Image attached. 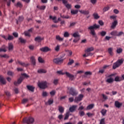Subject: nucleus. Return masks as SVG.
<instances>
[{
  "label": "nucleus",
  "instance_id": "obj_1",
  "mask_svg": "<svg viewBox=\"0 0 124 124\" xmlns=\"http://www.w3.org/2000/svg\"><path fill=\"white\" fill-rule=\"evenodd\" d=\"M99 28H100V26L96 24H93V26L88 27V30L90 31V34H92L93 37L95 38V40L97 39V36H96V33H95L94 30H97V29H99Z\"/></svg>",
  "mask_w": 124,
  "mask_h": 124
},
{
  "label": "nucleus",
  "instance_id": "obj_2",
  "mask_svg": "<svg viewBox=\"0 0 124 124\" xmlns=\"http://www.w3.org/2000/svg\"><path fill=\"white\" fill-rule=\"evenodd\" d=\"M57 74H59L60 75H64V74H66V76L70 78V80L71 81H73L74 80V75H71V74L66 72L65 73H62V71H58Z\"/></svg>",
  "mask_w": 124,
  "mask_h": 124
},
{
  "label": "nucleus",
  "instance_id": "obj_3",
  "mask_svg": "<svg viewBox=\"0 0 124 124\" xmlns=\"http://www.w3.org/2000/svg\"><path fill=\"white\" fill-rule=\"evenodd\" d=\"M124 59H119L116 62L113 63L112 66L113 69H116L117 67L121 66L124 63Z\"/></svg>",
  "mask_w": 124,
  "mask_h": 124
},
{
  "label": "nucleus",
  "instance_id": "obj_4",
  "mask_svg": "<svg viewBox=\"0 0 124 124\" xmlns=\"http://www.w3.org/2000/svg\"><path fill=\"white\" fill-rule=\"evenodd\" d=\"M38 87L40 88V89H42L43 90H44L45 89H46L47 87L48 82L46 81H43L42 82L38 81Z\"/></svg>",
  "mask_w": 124,
  "mask_h": 124
},
{
  "label": "nucleus",
  "instance_id": "obj_5",
  "mask_svg": "<svg viewBox=\"0 0 124 124\" xmlns=\"http://www.w3.org/2000/svg\"><path fill=\"white\" fill-rule=\"evenodd\" d=\"M67 89L69 91V94L73 96H76L78 94V92L75 89L73 88V87L70 88L69 87H67Z\"/></svg>",
  "mask_w": 124,
  "mask_h": 124
},
{
  "label": "nucleus",
  "instance_id": "obj_6",
  "mask_svg": "<svg viewBox=\"0 0 124 124\" xmlns=\"http://www.w3.org/2000/svg\"><path fill=\"white\" fill-rule=\"evenodd\" d=\"M23 122L24 124H33L34 122V119L32 117H29L28 118H25L23 119Z\"/></svg>",
  "mask_w": 124,
  "mask_h": 124
},
{
  "label": "nucleus",
  "instance_id": "obj_7",
  "mask_svg": "<svg viewBox=\"0 0 124 124\" xmlns=\"http://www.w3.org/2000/svg\"><path fill=\"white\" fill-rule=\"evenodd\" d=\"M63 60L61 58H55L53 60V62L56 64H61V63L63 62Z\"/></svg>",
  "mask_w": 124,
  "mask_h": 124
},
{
  "label": "nucleus",
  "instance_id": "obj_8",
  "mask_svg": "<svg viewBox=\"0 0 124 124\" xmlns=\"http://www.w3.org/2000/svg\"><path fill=\"white\" fill-rule=\"evenodd\" d=\"M107 67H109V65H105L102 68H100L98 71L99 74H103L105 72V69Z\"/></svg>",
  "mask_w": 124,
  "mask_h": 124
},
{
  "label": "nucleus",
  "instance_id": "obj_9",
  "mask_svg": "<svg viewBox=\"0 0 124 124\" xmlns=\"http://www.w3.org/2000/svg\"><path fill=\"white\" fill-rule=\"evenodd\" d=\"M84 97V95L82 94H80L78 97H76L75 99V102H78L79 101H81L83 99Z\"/></svg>",
  "mask_w": 124,
  "mask_h": 124
},
{
  "label": "nucleus",
  "instance_id": "obj_10",
  "mask_svg": "<svg viewBox=\"0 0 124 124\" xmlns=\"http://www.w3.org/2000/svg\"><path fill=\"white\" fill-rule=\"evenodd\" d=\"M23 80H24V78H23V77H20L17 80V81H15L14 82L15 86H18V85L22 83Z\"/></svg>",
  "mask_w": 124,
  "mask_h": 124
},
{
  "label": "nucleus",
  "instance_id": "obj_11",
  "mask_svg": "<svg viewBox=\"0 0 124 124\" xmlns=\"http://www.w3.org/2000/svg\"><path fill=\"white\" fill-rule=\"evenodd\" d=\"M49 19H52L54 22V23H59V21H62V19H61V18H58V20H57V17L56 16H54L53 17V16H49Z\"/></svg>",
  "mask_w": 124,
  "mask_h": 124
},
{
  "label": "nucleus",
  "instance_id": "obj_12",
  "mask_svg": "<svg viewBox=\"0 0 124 124\" xmlns=\"http://www.w3.org/2000/svg\"><path fill=\"white\" fill-rule=\"evenodd\" d=\"M40 50L42 52L46 53V52H49V51H51V48L48 47L47 46H45L44 47L41 48Z\"/></svg>",
  "mask_w": 124,
  "mask_h": 124
},
{
  "label": "nucleus",
  "instance_id": "obj_13",
  "mask_svg": "<svg viewBox=\"0 0 124 124\" xmlns=\"http://www.w3.org/2000/svg\"><path fill=\"white\" fill-rule=\"evenodd\" d=\"M6 84V81L3 78V77L0 76V85H5Z\"/></svg>",
  "mask_w": 124,
  "mask_h": 124
},
{
  "label": "nucleus",
  "instance_id": "obj_14",
  "mask_svg": "<svg viewBox=\"0 0 124 124\" xmlns=\"http://www.w3.org/2000/svg\"><path fill=\"white\" fill-rule=\"evenodd\" d=\"M79 12L81 14H84V15H89L90 14V11L89 10H79Z\"/></svg>",
  "mask_w": 124,
  "mask_h": 124
},
{
  "label": "nucleus",
  "instance_id": "obj_15",
  "mask_svg": "<svg viewBox=\"0 0 124 124\" xmlns=\"http://www.w3.org/2000/svg\"><path fill=\"white\" fill-rule=\"evenodd\" d=\"M115 105L117 108H121V107H122L123 106V103H120V102H119L118 101H116L115 102Z\"/></svg>",
  "mask_w": 124,
  "mask_h": 124
},
{
  "label": "nucleus",
  "instance_id": "obj_16",
  "mask_svg": "<svg viewBox=\"0 0 124 124\" xmlns=\"http://www.w3.org/2000/svg\"><path fill=\"white\" fill-rule=\"evenodd\" d=\"M93 50H94V48H93V47H89L85 50V52L86 54H88V53H90V52H92V51H93Z\"/></svg>",
  "mask_w": 124,
  "mask_h": 124
},
{
  "label": "nucleus",
  "instance_id": "obj_17",
  "mask_svg": "<svg viewBox=\"0 0 124 124\" xmlns=\"http://www.w3.org/2000/svg\"><path fill=\"white\" fill-rule=\"evenodd\" d=\"M27 88L29 91H30L31 92H32L33 93L34 92V87L33 86H30V85H27Z\"/></svg>",
  "mask_w": 124,
  "mask_h": 124
},
{
  "label": "nucleus",
  "instance_id": "obj_18",
  "mask_svg": "<svg viewBox=\"0 0 124 124\" xmlns=\"http://www.w3.org/2000/svg\"><path fill=\"white\" fill-rule=\"evenodd\" d=\"M108 52L110 56H113L114 53L113 52V48L110 47L108 49Z\"/></svg>",
  "mask_w": 124,
  "mask_h": 124
},
{
  "label": "nucleus",
  "instance_id": "obj_19",
  "mask_svg": "<svg viewBox=\"0 0 124 124\" xmlns=\"http://www.w3.org/2000/svg\"><path fill=\"white\" fill-rule=\"evenodd\" d=\"M35 41H37V42H41L42 40H43V38H41L40 36H37L35 38Z\"/></svg>",
  "mask_w": 124,
  "mask_h": 124
},
{
  "label": "nucleus",
  "instance_id": "obj_20",
  "mask_svg": "<svg viewBox=\"0 0 124 124\" xmlns=\"http://www.w3.org/2000/svg\"><path fill=\"white\" fill-rule=\"evenodd\" d=\"M18 41L20 43L25 44L27 42V40H25L24 38L22 37H20L18 38Z\"/></svg>",
  "mask_w": 124,
  "mask_h": 124
},
{
  "label": "nucleus",
  "instance_id": "obj_21",
  "mask_svg": "<svg viewBox=\"0 0 124 124\" xmlns=\"http://www.w3.org/2000/svg\"><path fill=\"white\" fill-rule=\"evenodd\" d=\"M18 63L20 64V65H22V66H25V67H27V66H28L29 65V64H26L25 62H23L21 61H18L17 62Z\"/></svg>",
  "mask_w": 124,
  "mask_h": 124
},
{
  "label": "nucleus",
  "instance_id": "obj_22",
  "mask_svg": "<svg viewBox=\"0 0 124 124\" xmlns=\"http://www.w3.org/2000/svg\"><path fill=\"white\" fill-rule=\"evenodd\" d=\"M63 4H64L65 7H66V8L68 10L71 9V7H72L71 4H68L67 3H63Z\"/></svg>",
  "mask_w": 124,
  "mask_h": 124
},
{
  "label": "nucleus",
  "instance_id": "obj_23",
  "mask_svg": "<svg viewBox=\"0 0 124 124\" xmlns=\"http://www.w3.org/2000/svg\"><path fill=\"white\" fill-rule=\"evenodd\" d=\"M106 81L107 82V83L111 84V83H113V82H114V78H108Z\"/></svg>",
  "mask_w": 124,
  "mask_h": 124
},
{
  "label": "nucleus",
  "instance_id": "obj_24",
  "mask_svg": "<svg viewBox=\"0 0 124 124\" xmlns=\"http://www.w3.org/2000/svg\"><path fill=\"white\" fill-rule=\"evenodd\" d=\"M31 61L32 64H33V65H35L36 63H35V58H34V57L33 56L31 57Z\"/></svg>",
  "mask_w": 124,
  "mask_h": 124
},
{
  "label": "nucleus",
  "instance_id": "obj_25",
  "mask_svg": "<svg viewBox=\"0 0 124 124\" xmlns=\"http://www.w3.org/2000/svg\"><path fill=\"white\" fill-rule=\"evenodd\" d=\"M56 40H58V41L62 42L64 38L61 37V36L60 35H56Z\"/></svg>",
  "mask_w": 124,
  "mask_h": 124
},
{
  "label": "nucleus",
  "instance_id": "obj_26",
  "mask_svg": "<svg viewBox=\"0 0 124 124\" xmlns=\"http://www.w3.org/2000/svg\"><path fill=\"white\" fill-rule=\"evenodd\" d=\"M38 73H47V71H46V70L45 69H40L39 70H38L37 71Z\"/></svg>",
  "mask_w": 124,
  "mask_h": 124
},
{
  "label": "nucleus",
  "instance_id": "obj_27",
  "mask_svg": "<svg viewBox=\"0 0 124 124\" xmlns=\"http://www.w3.org/2000/svg\"><path fill=\"white\" fill-rule=\"evenodd\" d=\"M117 24H118V21L115 20L112 23V25L111 26V29H114L116 27V26H117Z\"/></svg>",
  "mask_w": 124,
  "mask_h": 124
},
{
  "label": "nucleus",
  "instance_id": "obj_28",
  "mask_svg": "<svg viewBox=\"0 0 124 124\" xmlns=\"http://www.w3.org/2000/svg\"><path fill=\"white\" fill-rule=\"evenodd\" d=\"M60 16L61 17V18H62L63 19H70V16H64L62 15V14H60Z\"/></svg>",
  "mask_w": 124,
  "mask_h": 124
},
{
  "label": "nucleus",
  "instance_id": "obj_29",
  "mask_svg": "<svg viewBox=\"0 0 124 124\" xmlns=\"http://www.w3.org/2000/svg\"><path fill=\"white\" fill-rule=\"evenodd\" d=\"M111 35H112L113 36H117L118 34V31H112L110 32Z\"/></svg>",
  "mask_w": 124,
  "mask_h": 124
},
{
  "label": "nucleus",
  "instance_id": "obj_30",
  "mask_svg": "<svg viewBox=\"0 0 124 124\" xmlns=\"http://www.w3.org/2000/svg\"><path fill=\"white\" fill-rule=\"evenodd\" d=\"M73 37H80V35H79V32L77 31L73 33Z\"/></svg>",
  "mask_w": 124,
  "mask_h": 124
},
{
  "label": "nucleus",
  "instance_id": "obj_31",
  "mask_svg": "<svg viewBox=\"0 0 124 124\" xmlns=\"http://www.w3.org/2000/svg\"><path fill=\"white\" fill-rule=\"evenodd\" d=\"M8 48L9 51H11V50H13V48H14V47L13 46V44H12V43H9Z\"/></svg>",
  "mask_w": 124,
  "mask_h": 124
},
{
  "label": "nucleus",
  "instance_id": "obj_32",
  "mask_svg": "<svg viewBox=\"0 0 124 124\" xmlns=\"http://www.w3.org/2000/svg\"><path fill=\"white\" fill-rule=\"evenodd\" d=\"M16 7H20V8L22 7V3L20 2H17L16 4H15Z\"/></svg>",
  "mask_w": 124,
  "mask_h": 124
},
{
  "label": "nucleus",
  "instance_id": "obj_33",
  "mask_svg": "<svg viewBox=\"0 0 124 124\" xmlns=\"http://www.w3.org/2000/svg\"><path fill=\"white\" fill-rule=\"evenodd\" d=\"M71 13L72 15H75V14H77L78 13V10H72L71 11Z\"/></svg>",
  "mask_w": 124,
  "mask_h": 124
},
{
  "label": "nucleus",
  "instance_id": "obj_34",
  "mask_svg": "<svg viewBox=\"0 0 124 124\" xmlns=\"http://www.w3.org/2000/svg\"><path fill=\"white\" fill-rule=\"evenodd\" d=\"M114 81H115V82H120L122 81V78L119 77L118 76H117L115 78Z\"/></svg>",
  "mask_w": 124,
  "mask_h": 124
},
{
  "label": "nucleus",
  "instance_id": "obj_35",
  "mask_svg": "<svg viewBox=\"0 0 124 124\" xmlns=\"http://www.w3.org/2000/svg\"><path fill=\"white\" fill-rule=\"evenodd\" d=\"M93 107H94V104H91L87 106V109H93Z\"/></svg>",
  "mask_w": 124,
  "mask_h": 124
},
{
  "label": "nucleus",
  "instance_id": "obj_36",
  "mask_svg": "<svg viewBox=\"0 0 124 124\" xmlns=\"http://www.w3.org/2000/svg\"><path fill=\"white\" fill-rule=\"evenodd\" d=\"M53 102H54V101L53 100V99H49L48 100L47 103H46V105H48V104L49 105H51V104H52Z\"/></svg>",
  "mask_w": 124,
  "mask_h": 124
},
{
  "label": "nucleus",
  "instance_id": "obj_37",
  "mask_svg": "<svg viewBox=\"0 0 124 124\" xmlns=\"http://www.w3.org/2000/svg\"><path fill=\"white\" fill-rule=\"evenodd\" d=\"M13 39H14V37L9 34L8 38H7V40H13Z\"/></svg>",
  "mask_w": 124,
  "mask_h": 124
},
{
  "label": "nucleus",
  "instance_id": "obj_38",
  "mask_svg": "<svg viewBox=\"0 0 124 124\" xmlns=\"http://www.w3.org/2000/svg\"><path fill=\"white\" fill-rule=\"evenodd\" d=\"M69 62L67 63L68 65H72L73 63H74V60H71V59H69Z\"/></svg>",
  "mask_w": 124,
  "mask_h": 124
},
{
  "label": "nucleus",
  "instance_id": "obj_39",
  "mask_svg": "<svg viewBox=\"0 0 124 124\" xmlns=\"http://www.w3.org/2000/svg\"><path fill=\"white\" fill-rule=\"evenodd\" d=\"M107 112V110L105 109H103L101 111V113L103 116H105V114H106Z\"/></svg>",
  "mask_w": 124,
  "mask_h": 124
},
{
  "label": "nucleus",
  "instance_id": "obj_40",
  "mask_svg": "<svg viewBox=\"0 0 124 124\" xmlns=\"http://www.w3.org/2000/svg\"><path fill=\"white\" fill-rule=\"evenodd\" d=\"M93 16L94 19H99L100 18V16H98V14H97V13L93 14Z\"/></svg>",
  "mask_w": 124,
  "mask_h": 124
},
{
  "label": "nucleus",
  "instance_id": "obj_41",
  "mask_svg": "<svg viewBox=\"0 0 124 124\" xmlns=\"http://www.w3.org/2000/svg\"><path fill=\"white\" fill-rule=\"evenodd\" d=\"M109 9H110V7H109V6L105 7L103 9V12H106V11H108V10H109Z\"/></svg>",
  "mask_w": 124,
  "mask_h": 124
},
{
  "label": "nucleus",
  "instance_id": "obj_42",
  "mask_svg": "<svg viewBox=\"0 0 124 124\" xmlns=\"http://www.w3.org/2000/svg\"><path fill=\"white\" fill-rule=\"evenodd\" d=\"M0 58H5V59H8L9 58V56H8L7 54H4V55H0Z\"/></svg>",
  "mask_w": 124,
  "mask_h": 124
},
{
  "label": "nucleus",
  "instance_id": "obj_43",
  "mask_svg": "<svg viewBox=\"0 0 124 124\" xmlns=\"http://www.w3.org/2000/svg\"><path fill=\"white\" fill-rule=\"evenodd\" d=\"M101 36H105L106 35V31H102L100 32Z\"/></svg>",
  "mask_w": 124,
  "mask_h": 124
},
{
  "label": "nucleus",
  "instance_id": "obj_44",
  "mask_svg": "<svg viewBox=\"0 0 124 124\" xmlns=\"http://www.w3.org/2000/svg\"><path fill=\"white\" fill-rule=\"evenodd\" d=\"M28 101L29 99L25 98L22 100V104H25V103H27V102H28Z\"/></svg>",
  "mask_w": 124,
  "mask_h": 124
},
{
  "label": "nucleus",
  "instance_id": "obj_45",
  "mask_svg": "<svg viewBox=\"0 0 124 124\" xmlns=\"http://www.w3.org/2000/svg\"><path fill=\"white\" fill-rule=\"evenodd\" d=\"M63 36L64 37H69V33L67 31L65 32L64 33Z\"/></svg>",
  "mask_w": 124,
  "mask_h": 124
},
{
  "label": "nucleus",
  "instance_id": "obj_46",
  "mask_svg": "<svg viewBox=\"0 0 124 124\" xmlns=\"http://www.w3.org/2000/svg\"><path fill=\"white\" fill-rule=\"evenodd\" d=\"M69 117V111L66 112L64 120H67Z\"/></svg>",
  "mask_w": 124,
  "mask_h": 124
},
{
  "label": "nucleus",
  "instance_id": "obj_47",
  "mask_svg": "<svg viewBox=\"0 0 124 124\" xmlns=\"http://www.w3.org/2000/svg\"><path fill=\"white\" fill-rule=\"evenodd\" d=\"M4 1H6L7 6H10L11 0H4Z\"/></svg>",
  "mask_w": 124,
  "mask_h": 124
},
{
  "label": "nucleus",
  "instance_id": "obj_48",
  "mask_svg": "<svg viewBox=\"0 0 124 124\" xmlns=\"http://www.w3.org/2000/svg\"><path fill=\"white\" fill-rule=\"evenodd\" d=\"M116 52L118 54H120V53L123 52V49L122 48H118L116 50Z\"/></svg>",
  "mask_w": 124,
  "mask_h": 124
},
{
  "label": "nucleus",
  "instance_id": "obj_49",
  "mask_svg": "<svg viewBox=\"0 0 124 124\" xmlns=\"http://www.w3.org/2000/svg\"><path fill=\"white\" fill-rule=\"evenodd\" d=\"M100 124H106L105 123V118H103L101 119L100 121Z\"/></svg>",
  "mask_w": 124,
  "mask_h": 124
},
{
  "label": "nucleus",
  "instance_id": "obj_50",
  "mask_svg": "<svg viewBox=\"0 0 124 124\" xmlns=\"http://www.w3.org/2000/svg\"><path fill=\"white\" fill-rule=\"evenodd\" d=\"M60 45H57L56 46V47L55 48V50L56 51V52H59V51H60Z\"/></svg>",
  "mask_w": 124,
  "mask_h": 124
},
{
  "label": "nucleus",
  "instance_id": "obj_51",
  "mask_svg": "<svg viewBox=\"0 0 124 124\" xmlns=\"http://www.w3.org/2000/svg\"><path fill=\"white\" fill-rule=\"evenodd\" d=\"M39 9H40V10H45V9H46V6H45V5L41 6L39 7Z\"/></svg>",
  "mask_w": 124,
  "mask_h": 124
},
{
  "label": "nucleus",
  "instance_id": "obj_52",
  "mask_svg": "<svg viewBox=\"0 0 124 124\" xmlns=\"http://www.w3.org/2000/svg\"><path fill=\"white\" fill-rule=\"evenodd\" d=\"M25 36H29V37H31V34L29 31H26L24 32Z\"/></svg>",
  "mask_w": 124,
  "mask_h": 124
},
{
  "label": "nucleus",
  "instance_id": "obj_53",
  "mask_svg": "<svg viewBox=\"0 0 124 124\" xmlns=\"http://www.w3.org/2000/svg\"><path fill=\"white\" fill-rule=\"evenodd\" d=\"M102 96H103V99H104V100H107V99H108V97H107V96L105 95L104 94H102Z\"/></svg>",
  "mask_w": 124,
  "mask_h": 124
},
{
  "label": "nucleus",
  "instance_id": "obj_54",
  "mask_svg": "<svg viewBox=\"0 0 124 124\" xmlns=\"http://www.w3.org/2000/svg\"><path fill=\"white\" fill-rule=\"evenodd\" d=\"M79 115L80 117H83V116H85V112L83 111H79Z\"/></svg>",
  "mask_w": 124,
  "mask_h": 124
},
{
  "label": "nucleus",
  "instance_id": "obj_55",
  "mask_svg": "<svg viewBox=\"0 0 124 124\" xmlns=\"http://www.w3.org/2000/svg\"><path fill=\"white\" fill-rule=\"evenodd\" d=\"M66 52H68V53H69V54L68 55V56H72V51L67 50H65Z\"/></svg>",
  "mask_w": 124,
  "mask_h": 124
},
{
  "label": "nucleus",
  "instance_id": "obj_56",
  "mask_svg": "<svg viewBox=\"0 0 124 124\" xmlns=\"http://www.w3.org/2000/svg\"><path fill=\"white\" fill-rule=\"evenodd\" d=\"M38 61H39V62H41V63H43V62H44L43 61V59H42V58L41 57H39L38 58Z\"/></svg>",
  "mask_w": 124,
  "mask_h": 124
},
{
  "label": "nucleus",
  "instance_id": "obj_57",
  "mask_svg": "<svg viewBox=\"0 0 124 124\" xmlns=\"http://www.w3.org/2000/svg\"><path fill=\"white\" fill-rule=\"evenodd\" d=\"M50 94L51 95L54 96L55 94H56V91H52L50 92Z\"/></svg>",
  "mask_w": 124,
  "mask_h": 124
},
{
  "label": "nucleus",
  "instance_id": "obj_58",
  "mask_svg": "<svg viewBox=\"0 0 124 124\" xmlns=\"http://www.w3.org/2000/svg\"><path fill=\"white\" fill-rule=\"evenodd\" d=\"M75 25H76V22H71L69 28H71V27H73Z\"/></svg>",
  "mask_w": 124,
  "mask_h": 124
},
{
  "label": "nucleus",
  "instance_id": "obj_59",
  "mask_svg": "<svg viewBox=\"0 0 124 124\" xmlns=\"http://www.w3.org/2000/svg\"><path fill=\"white\" fill-rule=\"evenodd\" d=\"M43 96H47L48 95V93L46 92H43L42 94Z\"/></svg>",
  "mask_w": 124,
  "mask_h": 124
},
{
  "label": "nucleus",
  "instance_id": "obj_60",
  "mask_svg": "<svg viewBox=\"0 0 124 124\" xmlns=\"http://www.w3.org/2000/svg\"><path fill=\"white\" fill-rule=\"evenodd\" d=\"M7 74L9 76H12V75H13V74H14V73L12 72V71H8Z\"/></svg>",
  "mask_w": 124,
  "mask_h": 124
},
{
  "label": "nucleus",
  "instance_id": "obj_61",
  "mask_svg": "<svg viewBox=\"0 0 124 124\" xmlns=\"http://www.w3.org/2000/svg\"><path fill=\"white\" fill-rule=\"evenodd\" d=\"M124 34V32L120 31L119 33L117 32V36H121V35H123Z\"/></svg>",
  "mask_w": 124,
  "mask_h": 124
},
{
  "label": "nucleus",
  "instance_id": "obj_62",
  "mask_svg": "<svg viewBox=\"0 0 124 124\" xmlns=\"http://www.w3.org/2000/svg\"><path fill=\"white\" fill-rule=\"evenodd\" d=\"M77 108V106L73 105L69 108V109H76Z\"/></svg>",
  "mask_w": 124,
  "mask_h": 124
},
{
  "label": "nucleus",
  "instance_id": "obj_63",
  "mask_svg": "<svg viewBox=\"0 0 124 124\" xmlns=\"http://www.w3.org/2000/svg\"><path fill=\"white\" fill-rule=\"evenodd\" d=\"M5 93L6 95H7V96H10V95H11L10 93L8 91L5 92Z\"/></svg>",
  "mask_w": 124,
  "mask_h": 124
},
{
  "label": "nucleus",
  "instance_id": "obj_64",
  "mask_svg": "<svg viewBox=\"0 0 124 124\" xmlns=\"http://www.w3.org/2000/svg\"><path fill=\"white\" fill-rule=\"evenodd\" d=\"M13 35H14L15 37H18V33L16 32H13Z\"/></svg>",
  "mask_w": 124,
  "mask_h": 124
}]
</instances>
